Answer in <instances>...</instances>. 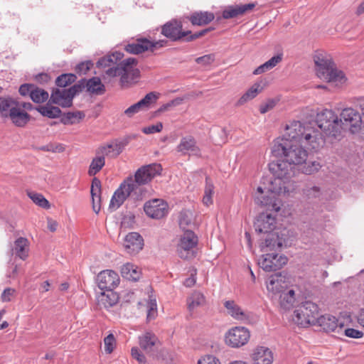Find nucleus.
I'll return each instance as SVG.
<instances>
[{
	"instance_id": "1",
	"label": "nucleus",
	"mask_w": 364,
	"mask_h": 364,
	"mask_svg": "<svg viewBox=\"0 0 364 364\" xmlns=\"http://www.w3.org/2000/svg\"><path fill=\"white\" fill-rule=\"evenodd\" d=\"M301 144L285 138H277L274 141L272 153L274 156L281 157L282 159L269 164V170L274 176L272 184L279 186L273 187V191H289L286 183L295 175L296 169L310 175L321 168L318 161L306 163L308 152Z\"/></svg>"
},
{
	"instance_id": "2",
	"label": "nucleus",
	"mask_w": 364,
	"mask_h": 364,
	"mask_svg": "<svg viewBox=\"0 0 364 364\" xmlns=\"http://www.w3.org/2000/svg\"><path fill=\"white\" fill-rule=\"evenodd\" d=\"M161 171V164H151L139 168L134 176L127 177L112 196L109 209L112 211L117 210L129 197L134 200H141L146 193L143 186L159 175Z\"/></svg>"
},
{
	"instance_id": "3",
	"label": "nucleus",
	"mask_w": 364,
	"mask_h": 364,
	"mask_svg": "<svg viewBox=\"0 0 364 364\" xmlns=\"http://www.w3.org/2000/svg\"><path fill=\"white\" fill-rule=\"evenodd\" d=\"M281 138H285L296 143H303L314 151H318L324 146L323 135L313 126L311 122L303 124L300 121H292L286 125L284 133Z\"/></svg>"
},
{
	"instance_id": "4",
	"label": "nucleus",
	"mask_w": 364,
	"mask_h": 364,
	"mask_svg": "<svg viewBox=\"0 0 364 364\" xmlns=\"http://www.w3.org/2000/svg\"><path fill=\"white\" fill-rule=\"evenodd\" d=\"M314 60L316 65V72L318 77L340 86L345 83L346 79L344 73L337 69L331 58L325 53H317Z\"/></svg>"
},
{
	"instance_id": "5",
	"label": "nucleus",
	"mask_w": 364,
	"mask_h": 364,
	"mask_svg": "<svg viewBox=\"0 0 364 364\" xmlns=\"http://www.w3.org/2000/svg\"><path fill=\"white\" fill-rule=\"evenodd\" d=\"M316 129L326 136L336 138L341 132V122L331 109H324L316 114V120L311 122Z\"/></svg>"
},
{
	"instance_id": "6",
	"label": "nucleus",
	"mask_w": 364,
	"mask_h": 364,
	"mask_svg": "<svg viewBox=\"0 0 364 364\" xmlns=\"http://www.w3.org/2000/svg\"><path fill=\"white\" fill-rule=\"evenodd\" d=\"M273 181L274 180L271 181L269 186L268 188H263L260 186L257 187V192L260 194V196H257L255 200L257 203L266 208L267 210L274 211L277 213L279 211L281 206L282 205V203L281 199L279 198V195L281 193H286L288 191H273L272 190L273 187L279 186L278 185L273 186Z\"/></svg>"
},
{
	"instance_id": "7",
	"label": "nucleus",
	"mask_w": 364,
	"mask_h": 364,
	"mask_svg": "<svg viewBox=\"0 0 364 364\" xmlns=\"http://www.w3.org/2000/svg\"><path fill=\"white\" fill-rule=\"evenodd\" d=\"M319 316L317 304L311 301H305L294 311V321L298 326L306 327L316 324Z\"/></svg>"
},
{
	"instance_id": "8",
	"label": "nucleus",
	"mask_w": 364,
	"mask_h": 364,
	"mask_svg": "<svg viewBox=\"0 0 364 364\" xmlns=\"http://www.w3.org/2000/svg\"><path fill=\"white\" fill-rule=\"evenodd\" d=\"M198 239L193 231L186 230L180 235L176 246V252L180 258L189 259L195 257V249Z\"/></svg>"
},
{
	"instance_id": "9",
	"label": "nucleus",
	"mask_w": 364,
	"mask_h": 364,
	"mask_svg": "<svg viewBox=\"0 0 364 364\" xmlns=\"http://www.w3.org/2000/svg\"><path fill=\"white\" fill-rule=\"evenodd\" d=\"M83 82L76 83L68 89L53 90L50 97V102L61 106L70 107L73 105V97L82 91Z\"/></svg>"
},
{
	"instance_id": "10",
	"label": "nucleus",
	"mask_w": 364,
	"mask_h": 364,
	"mask_svg": "<svg viewBox=\"0 0 364 364\" xmlns=\"http://www.w3.org/2000/svg\"><path fill=\"white\" fill-rule=\"evenodd\" d=\"M166 40L151 41L145 38L137 39L135 42L125 46V50L132 54H139L145 51H154L156 49L166 46Z\"/></svg>"
},
{
	"instance_id": "11",
	"label": "nucleus",
	"mask_w": 364,
	"mask_h": 364,
	"mask_svg": "<svg viewBox=\"0 0 364 364\" xmlns=\"http://www.w3.org/2000/svg\"><path fill=\"white\" fill-rule=\"evenodd\" d=\"M250 338L249 330L242 326H235L225 333V343L232 348H240L245 345Z\"/></svg>"
},
{
	"instance_id": "12",
	"label": "nucleus",
	"mask_w": 364,
	"mask_h": 364,
	"mask_svg": "<svg viewBox=\"0 0 364 364\" xmlns=\"http://www.w3.org/2000/svg\"><path fill=\"white\" fill-rule=\"evenodd\" d=\"M339 120L341 122V130L343 126L348 127L352 133L358 132L363 124L360 114L351 107L345 108L341 111Z\"/></svg>"
},
{
	"instance_id": "13",
	"label": "nucleus",
	"mask_w": 364,
	"mask_h": 364,
	"mask_svg": "<svg viewBox=\"0 0 364 364\" xmlns=\"http://www.w3.org/2000/svg\"><path fill=\"white\" fill-rule=\"evenodd\" d=\"M161 33L172 41H178L191 34L190 31H183L182 22L172 19L161 26Z\"/></svg>"
},
{
	"instance_id": "14",
	"label": "nucleus",
	"mask_w": 364,
	"mask_h": 364,
	"mask_svg": "<svg viewBox=\"0 0 364 364\" xmlns=\"http://www.w3.org/2000/svg\"><path fill=\"white\" fill-rule=\"evenodd\" d=\"M287 257L277 253H267L259 259L258 264L265 272H274L287 263Z\"/></svg>"
},
{
	"instance_id": "15",
	"label": "nucleus",
	"mask_w": 364,
	"mask_h": 364,
	"mask_svg": "<svg viewBox=\"0 0 364 364\" xmlns=\"http://www.w3.org/2000/svg\"><path fill=\"white\" fill-rule=\"evenodd\" d=\"M227 314L235 320L241 323L249 324L252 321V314L247 310H244L234 300H226L223 302Z\"/></svg>"
},
{
	"instance_id": "16",
	"label": "nucleus",
	"mask_w": 364,
	"mask_h": 364,
	"mask_svg": "<svg viewBox=\"0 0 364 364\" xmlns=\"http://www.w3.org/2000/svg\"><path fill=\"white\" fill-rule=\"evenodd\" d=\"M267 289L272 298L277 299L278 295L286 290L289 285L287 277L282 272L271 275L267 281Z\"/></svg>"
},
{
	"instance_id": "17",
	"label": "nucleus",
	"mask_w": 364,
	"mask_h": 364,
	"mask_svg": "<svg viewBox=\"0 0 364 364\" xmlns=\"http://www.w3.org/2000/svg\"><path fill=\"white\" fill-rule=\"evenodd\" d=\"M137 60L134 58H129L120 63L122 77L120 82L122 85L132 83L139 75V70L136 68Z\"/></svg>"
},
{
	"instance_id": "18",
	"label": "nucleus",
	"mask_w": 364,
	"mask_h": 364,
	"mask_svg": "<svg viewBox=\"0 0 364 364\" xmlns=\"http://www.w3.org/2000/svg\"><path fill=\"white\" fill-rule=\"evenodd\" d=\"M287 232L286 230H283L280 232L278 231L269 232L267 235L264 242L261 245L262 250L267 252L280 249L287 242Z\"/></svg>"
},
{
	"instance_id": "19",
	"label": "nucleus",
	"mask_w": 364,
	"mask_h": 364,
	"mask_svg": "<svg viewBox=\"0 0 364 364\" xmlns=\"http://www.w3.org/2000/svg\"><path fill=\"white\" fill-rule=\"evenodd\" d=\"M146 214L154 219H160L168 213V204L161 199H153L144 205Z\"/></svg>"
},
{
	"instance_id": "20",
	"label": "nucleus",
	"mask_w": 364,
	"mask_h": 364,
	"mask_svg": "<svg viewBox=\"0 0 364 364\" xmlns=\"http://www.w3.org/2000/svg\"><path fill=\"white\" fill-rule=\"evenodd\" d=\"M97 282L100 289L113 290L118 287L120 279L118 274L114 271L106 269L98 274Z\"/></svg>"
},
{
	"instance_id": "21",
	"label": "nucleus",
	"mask_w": 364,
	"mask_h": 364,
	"mask_svg": "<svg viewBox=\"0 0 364 364\" xmlns=\"http://www.w3.org/2000/svg\"><path fill=\"white\" fill-rule=\"evenodd\" d=\"M176 151L182 155L200 156V150L197 145L196 141L191 136L181 138L180 143L176 147Z\"/></svg>"
},
{
	"instance_id": "22",
	"label": "nucleus",
	"mask_w": 364,
	"mask_h": 364,
	"mask_svg": "<svg viewBox=\"0 0 364 364\" xmlns=\"http://www.w3.org/2000/svg\"><path fill=\"white\" fill-rule=\"evenodd\" d=\"M144 240L137 232H130L126 235L124 247L127 252L131 255H135L142 250Z\"/></svg>"
},
{
	"instance_id": "23",
	"label": "nucleus",
	"mask_w": 364,
	"mask_h": 364,
	"mask_svg": "<svg viewBox=\"0 0 364 364\" xmlns=\"http://www.w3.org/2000/svg\"><path fill=\"white\" fill-rule=\"evenodd\" d=\"M276 219L269 213H261L255 223V230L258 232L268 233L275 228Z\"/></svg>"
},
{
	"instance_id": "24",
	"label": "nucleus",
	"mask_w": 364,
	"mask_h": 364,
	"mask_svg": "<svg viewBox=\"0 0 364 364\" xmlns=\"http://www.w3.org/2000/svg\"><path fill=\"white\" fill-rule=\"evenodd\" d=\"M252 359L253 364H272L274 355L269 348L258 346L254 350Z\"/></svg>"
},
{
	"instance_id": "25",
	"label": "nucleus",
	"mask_w": 364,
	"mask_h": 364,
	"mask_svg": "<svg viewBox=\"0 0 364 364\" xmlns=\"http://www.w3.org/2000/svg\"><path fill=\"white\" fill-rule=\"evenodd\" d=\"M31 115L20 107V103L8 118L16 127H25L31 120Z\"/></svg>"
},
{
	"instance_id": "26",
	"label": "nucleus",
	"mask_w": 364,
	"mask_h": 364,
	"mask_svg": "<svg viewBox=\"0 0 364 364\" xmlns=\"http://www.w3.org/2000/svg\"><path fill=\"white\" fill-rule=\"evenodd\" d=\"M124 144L120 141H114L107 145L101 146L97 149V153L101 154L105 159V156L116 158L124 149Z\"/></svg>"
},
{
	"instance_id": "27",
	"label": "nucleus",
	"mask_w": 364,
	"mask_h": 364,
	"mask_svg": "<svg viewBox=\"0 0 364 364\" xmlns=\"http://www.w3.org/2000/svg\"><path fill=\"white\" fill-rule=\"evenodd\" d=\"M316 323L318 324L326 332H334L337 329H341L343 324L338 323V319L331 315H323L318 316Z\"/></svg>"
},
{
	"instance_id": "28",
	"label": "nucleus",
	"mask_w": 364,
	"mask_h": 364,
	"mask_svg": "<svg viewBox=\"0 0 364 364\" xmlns=\"http://www.w3.org/2000/svg\"><path fill=\"white\" fill-rule=\"evenodd\" d=\"M91 196L92 209L97 214L101 208V181L97 178H94L91 185Z\"/></svg>"
},
{
	"instance_id": "29",
	"label": "nucleus",
	"mask_w": 364,
	"mask_h": 364,
	"mask_svg": "<svg viewBox=\"0 0 364 364\" xmlns=\"http://www.w3.org/2000/svg\"><path fill=\"white\" fill-rule=\"evenodd\" d=\"M119 296L116 292L112 290H107L106 292H102L98 296V304L101 308L108 309L117 304Z\"/></svg>"
},
{
	"instance_id": "30",
	"label": "nucleus",
	"mask_w": 364,
	"mask_h": 364,
	"mask_svg": "<svg viewBox=\"0 0 364 364\" xmlns=\"http://www.w3.org/2000/svg\"><path fill=\"white\" fill-rule=\"evenodd\" d=\"M20 102L10 97H0V115L8 119Z\"/></svg>"
},
{
	"instance_id": "31",
	"label": "nucleus",
	"mask_w": 364,
	"mask_h": 364,
	"mask_svg": "<svg viewBox=\"0 0 364 364\" xmlns=\"http://www.w3.org/2000/svg\"><path fill=\"white\" fill-rule=\"evenodd\" d=\"M255 6V4L254 3L230 6L223 11V17L226 19L232 18L242 15L249 10H252Z\"/></svg>"
},
{
	"instance_id": "32",
	"label": "nucleus",
	"mask_w": 364,
	"mask_h": 364,
	"mask_svg": "<svg viewBox=\"0 0 364 364\" xmlns=\"http://www.w3.org/2000/svg\"><path fill=\"white\" fill-rule=\"evenodd\" d=\"M83 82L82 90L85 87L87 88V91L90 93H95L97 95L102 94L105 91V86L102 83L100 79L97 77H94L90 78L88 80L85 79L80 80L77 83H80Z\"/></svg>"
},
{
	"instance_id": "33",
	"label": "nucleus",
	"mask_w": 364,
	"mask_h": 364,
	"mask_svg": "<svg viewBox=\"0 0 364 364\" xmlns=\"http://www.w3.org/2000/svg\"><path fill=\"white\" fill-rule=\"evenodd\" d=\"M13 250L17 257L23 260H25L28 257V240L26 237H18L14 242V247Z\"/></svg>"
},
{
	"instance_id": "34",
	"label": "nucleus",
	"mask_w": 364,
	"mask_h": 364,
	"mask_svg": "<svg viewBox=\"0 0 364 364\" xmlns=\"http://www.w3.org/2000/svg\"><path fill=\"white\" fill-rule=\"evenodd\" d=\"M121 274L123 278L127 280L137 281L139 279L141 273L137 266L132 263H127L122 267Z\"/></svg>"
},
{
	"instance_id": "35",
	"label": "nucleus",
	"mask_w": 364,
	"mask_h": 364,
	"mask_svg": "<svg viewBox=\"0 0 364 364\" xmlns=\"http://www.w3.org/2000/svg\"><path fill=\"white\" fill-rule=\"evenodd\" d=\"M157 342V337L151 332H146L139 337L140 347L146 352L151 351Z\"/></svg>"
},
{
	"instance_id": "36",
	"label": "nucleus",
	"mask_w": 364,
	"mask_h": 364,
	"mask_svg": "<svg viewBox=\"0 0 364 364\" xmlns=\"http://www.w3.org/2000/svg\"><path fill=\"white\" fill-rule=\"evenodd\" d=\"M214 14L208 11L193 13L189 18L193 25L203 26L209 23L214 19Z\"/></svg>"
},
{
	"instance_id": "37",
	"label": "nucleus",
	"mask_w": 364,
	"mask_h": 364,
	"mask_svg": "<svg viewBox=\"0 0 364 364\" xmlns=\"http://www.w3.org/2000/svg\"><path fill=\"white\" fill-rule=\"evenodd\" d=\"M277 299L279 300L280 306L284 309H289L293 307L296 301L295 291L288 288L278 295Z\"/></svg>"
},
{
	"instance_id": "38",
	"label": "nucleus",
	"mask_w": 364,
	"mask_h": 364,
	"mask_svg": "<svg viewBox=\"0 0 364 364\" xmlns=\"http://www.w3.org/2000/svg\"><path fill=\"white\" fill-rule=\"evenodd\" d=\"M263 90L259 83L254 84L237 102V106H241L248 101L254 99Z\"/></svg>"
},
{
	"instance_id": "39",
	"label": "nucleus",
	"mask_w": 364,
	"mask_h": 364,
	"mask_svg": "<svg viewBox=\"0 0 364 364\" xmlns=\"http://www.w3.org/2000/svg\"><path fill=\"white\" fill-rule=\"evenodd\" d=\"M206 300L205 296L199 292L194 291L187 299V306L189 311H193L195 309L203 306L205 304Z\"/></svg>"
},
{
	"instance_id": "40",
	"label": "nucleus",
	"mask_w": 364,
	"mask_h": 364,
	"mask_svg": "<svg viewBox=\"0 0 364 364\" xmlns=\"http://www.w3.org/2000/svg\"><path fill=\"white\" fill-rule=\"evenodd\" d=\"M159 96L160 94L159 92H150L136 103L142 111L147 110L156 103Z\"/></svg>"
},
{
	"instance_id": "41",
	"label": "nucleus",
	"mask_w": 364,
	"mask_h": 364,
	"mask_svg": "<svg viewBox=\"0 0 364 364\" xmlns=\"http://www.w3.org/2000/svg\"><path fill=\"white\" fill-rule=\"evenodd\" d=\"M105 165V159L101 154L95 151V156L92 159L88 169V174L90 176H95Z\"/></svg>"
},
{
	"instance_id": "42",
	"label": "nucleus",
	"mask_w": 364,
	"mask_h": 364,
	"mask_svg": "<svg viewBox=\"0 0 364 364\" xmlns=\"http://www.w3.org/2000/svg\"><path fill=\"white\" fill-rule=\"evenodd\" d=\"M122 58L123 54L121 52L116 51L112 53L111 55H107L99 59L97 63V65L99 68L109 67L112 64L117 63Z\"/></svg>"
},
{
	"instance_id": "43",
	"label": "nucleus",
	"mask_w": 364,
	"mask_h": 364,
	"mask_svg": "<svg viewBox=\"0 0 364 364\" xmlns=\"http://www.w3.org/2000/svg\"><path fill=\"white\" fill-rule=\"evenodd\" d=\"M282 55H277L271 58L269 60L265 62L264 64L259 65L254 71V75H259L267 72L275 67L279 62L282 61Z\"/></svg>"
},
{
	"instance_id": "44",
	"label": "nucleus",
	"mask_w": 364,
	"mask_h": 364,
	"mask_svg": "<svg viewBox=\"0 0 364 364\" xmlns=\"http://www.w3.org/2000/svg\"><path fill=\"white\" fill-rule=\"evenodd\" d=\"M36 109L43 116L50 119L58 118L61 114V110L57 107H53L48 103L46 105L39 106Z\"/></svg>"
},
{
	"instance_id": "45",
	"label": "nucleus",
	"mask_w": 364,
	"mask_h": 364,
	"mask_svg": "<svg viewBox=\"0 0 364 364\" xmlns=\"http://www.w3.org/2000/svg\"><path fill=\"white\" fill-rule=\"evenodd\" d=\"M31 100L38 104L43 103L49 98V94L45 90L38 87L36 85L31 91Z\"/></svg>"
},
{
	"instance_id": "46",
	"label": "nucleus",
	"mask_w": 364,
	"mask_h": 364,
	"mask_svg": "<svg viewBox=\"0 0 364 364\" xmlns=\"http://www.w3.org/2000/svg\"><path fill=\"white\" fill-rule=\"evenodd\" d=\"M214 194V186L208 177L205 178V186L204 190V196L203 197V203L209 206L213 204V196Z\"/></svg>"
},
{
	"instance_id": "47",
	"label": "nucleus",
	"mask_w": 364,
	"mask_h": 364,
	"mask_svg": "<svg viewBox=\"0 0 364 364\" xmlns=\"http://www.w3.org/2000/svg\"><path fill=\"white\" fill-rule=\"evenodd\" d=\"M193 224V213L189 210H182L179 216V225L181 229L186 230Z\"/></svg>"
},
{
	"instance_id": "48",
	"label": "nucleus",
	"mask_w": 364,
	"mask_h": 364,
	"mask_svg": "<svg viewBox=\"0 0 364 364\" xmlns=\"http://www.w3.org/2000/svg\"><path fill=\"white\" fill-rule=\"evenodd\" d=\"M27 194L36 205L45 209H48L50 208L48 200L41 193L29 191Z\"/></svg>"
},
{
	"instance_id": "49",
	"label": "nucleus",
	"mask_w": 364,
	"mask_h": 364,
	"mask_svg": "<svg viewBox=\"0 0 364 364\" xmlns=\"http://www.w3.org/2000/svg\"><path fill=\"white\" fill-rule=\"evenodd\" d=\"M85 117V114L81 111L69 112L64 114L62 122L65 124H75Z\"/></svg>"
},
{
	"instance_id": "50",
	"label": "nucleus",
	"mask_w": 364,
	"mask_h": 364,
	"mask_svg": "<svg viewBox=\"0 0 364 364\" xmlns=\"http://www.w3.org/2000/svg\"><path fill=\"white\" fill-rule=\"evenodd\" d=\"M77 77L75 75L72 73L62 74L58 76L55 80L57 86L60 87H65L76 80Z\"/></svg>"
},
{
	"instance_id": "51",
	"label": "nucleus",
	"mask_w": 364,
	"mask_h": 364,
	"mask_svg": "<svg viewBox=\"0 0 364 364\" xmlns=\"http://www.w3.org/2000/svg\"><path fill=\"white\" fill-rule=\"evenodd\" d=\"M303 194L308 199L317 198L321 195V189L314 185H308L303 189Z\"/></svg>"
},
{
	"instance_id": "52",
	"label": "nucleus",
	"mask_w": 364,
	"mask_h": 364,
	"mask_svg": "<svg viewBox=\"0 0 364 364\" xmlns=\"http://www.w3.org/2000/svg\"><path fill=\"white\" fill-rule=\"evenodd\" d=\"M184 98L183 97H176L168 102L164 104L161 105L156 112V114H160L166 111L170 110L172 107L178 106L182 104Z\"/></svg>"
},
{
	"instance_id": "53",
	"label": "nucleus",
	"mask_w": 364,
	"mask_h": 364,
	"mask_svg": "<svg viewBox=\"0 0 364 364\" xmlns=\"http://www.w3.org/2000/svg\"><path fill=\"white\" fill-rule=\"evenodd\" d=\"M105 350L107 353H111L115 347V338L113 334L110 333L104 339Z\"/></svg>"
},
{
	"instance_id": "54",
	"label": "nucleus",
	"mask_w": 364,
	"mask_h": 364,
	"mask_svg": "<svg viewBox=\"0 0 364 364\" xmlns=\"http://www.w3.org/2000/svg\"><path fill=\"white\" fill-rule=\"evenodd\" d=\"M156 301L155 299L150 300V302L149 303L148 306V311H147V316L146 318L148 321H151L154 319L157 315V308H156Z\"/></svg>"
},
{
	"instance_id": "55",
	"label": "nucleus",
	"mask_w": 364,
	"mask_h": 364,
	"mask_svg": "<svg viewBox=\"0 0 364 364\" xmlns=\"http://www.w3.org/2000/svg\"><path fill=\"white\" fill-rule=\"evenodd\" d=\"M196 61L198 64H200L203 66H206L212 64L215 61V55L214 54H208L203 56L197 58Z\"/></svg>"
},
{
	"instance_id": "56",
	"label": "nucleus",
	"mask_w": 364,
	"mask_h": 364,
	"mask_svg": "<svg viewBox=\"0 0 364 364\" xmlns=\"http://www.w3.org/2000/svg\"><path fill=\"white\" fill-rule=\"evenodd\" d=\"M197 364H221L219 359L212 355H205L201 357Z\"/></svg>"
},
{
	"instance_id": "57",
	"label": "nucleus",
	"mask_w": 364,
	"mask_h": 364,
	"mask_svg": "<svg viewBox=\"0 0 364 364\" xmlns=\"http://www.w3.org/2000/svg\"><path fill=\"white\" fill-rule=\"evenodd\" d=\"M93 66V63L90 61L82 62L76 66L75 70L80 75L86 74L88 70Z\"/></svg>"
},
{
	"instance_id": "58",
	"label": "nucleus",
	"mask_w": 364,
	"mask_h": 364,
	"mask_svg": "<svg viewBox=\"0 0 364 364\" xmlns=\"http://www.w3.org/2000/svg\"><path fill=\"white\" fill-rule=\"evenodd\" d=\"M163 129V124L161 122H157L156 124H152L149 127H144L142 132L146 134H150L154 133L160 132Z\"/></svg>"
},
{
	"instance_id": "59",
	"label": "nucleus",
	"mask_w": 364,
	"mask_h": 364,
	"mask_svg": "<svg viewBox=\"0 0 364 364\" xmlns=\"http://www.w3.org/2000/svg\"><path fill=\"white\" fill-rule=\"evenodd\" d=\"M131 353L133 358L136 359L139 364L146 363V357L143 353H141L137 347H133L131 350Z\"/></svg>"
},
{
	"instance_id": "60",
	"label": "nucleus",
	"mask_w": 364,
	"mask_h": 364,
	"mask_svg": "<svg viewBox=\"0 0 364 364\" xmlns=\"http://www.w3.org/2000/svg\"><path fill=\"white\" fill-rule=\"evenodd\" d=\"M34 85V84L31 83H26L21 85L18 90L20 95L23 97L29 96L30 97L31 95V91L33 89Z\"/></svg>"
},
{
	"instance_id": "61",
	"label": "nucleus",
	"mask_w": 364,
	"mask_h": 364,
	"mask_svg": "<svg viewBox=\"0 0 364 364\" xmlns=\"http://www.w3.org/2000/svg\"><path fill=\"white\" fill-rule=\"evenodd\" d=\"M277 101L273 99L268 100L265 103L260 105L259 112L264 114L272 109L276 105Z\"/></svg>"
},
{
	"instance_id": "62",
	"label": "nucleus",
	"mask_w": 364,
	"mask_h": 364,
	"mask_svg": "<svg viewBox=\"0 0 364 364\" xmlns=\"http://www.w3.org/2000/svg\"><path fill=\"white\" fill-rule=\"evenodd\" d=\"M121 70H122V69L120 68V63H119L117 66H114V67L108 68L106 70L105 73L109 77H116V76L122 77Z\"/></svg>"
},
{
	"instance_id": "63",
	"label": "nucleus",
	"mask_w": 364,
	"mask_h": 364,
	"mask_svg": "<svg viewBox=\"0 0 364 364\" xmlns=\"http://www.w3.org/2000/svg\"><path fill=\"white\" fill-rule=\"evenodd\" d=\"M345 335L350 338H360L363 337V333L354 328H347L345 330Z\"/></svg>"
},
{
	"instance_id": "64",
	"label": "nucleus",
	"mask_w": 364,
	"mask_h": 364,
	"mask_svg": "<svg viewBox=\"0 0 364 364\" xmlns=\"http://www.w3.org/2000/svg\"><path fill=\"white\" fill-rule=\"evenodd\" d=\"M142 111L138 106L137 103H135L124 110V114L128 117H132L134 114Z\"/></svg>"
}]
</instances>
